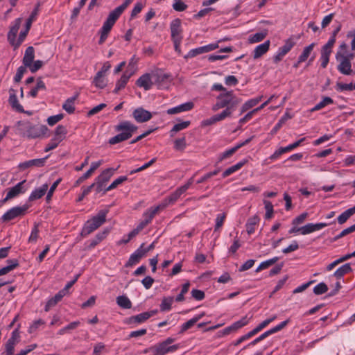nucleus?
I'll return each instance as SVG.
<instances>
[{"label": "nucleus", "instance_id": "obj_63", "mask_svg": "<svg viewBox=\"0 0 355 355\" xmlns=\"http://www.w3.org/2000/svg\"><path fill=\"white\" fill-rule=\"evenodd\" d=\"M26 67H25L24 65V66H21L19 67L17 70V73L14 77V80L15 83H19L24 76V74L26 72Z\"/></svg>", "mask_w": 355, "mask_h": 355}, {"label": "nucleus", "instance_id": "obj_3", "mask_svg": "<svg viewBox=\"0 0 355 355\" xmlns=\"http://www.w3.org/2000/svg\"><path fill=\"white\" fill-rule=\"evenodd\" d=\"M123 12L119 7H116L109 13L99 31L101 35L98 40V44H103L105 42L113 26Z\"/></svg>", "mask_w": 355, "mask_h": 355}, {"label": "nucleus", "instance_id": "obj_11", "mask_svg": "<svg viewBox=\"0 0 355 355\" xmlns=\"http://www.w3.org/2000/svg\"><path fill=\"white\" fill-rule=\"evenodd\" d=\"M170 29L172 40H175V39L182 40L181 36V20L180 19H175L171 22Z\"/></svg>", "mask_w": 355, "mask_h": 355}, {"label": "nucleus", "instance_id": "obj_50", "mask_svg": "<svg viewBox=\"0 0 355 355\" xmlns=\"http://www.w3.org/2000/svg\"><path fill=\"white\" fill-rule=\"evenodd\" d=\"M128 180L127 176H120L118 178H116L114 181L112 182V183L107 187L103 191V194H105L107 191H110L112 189H115L118 185L123 183V182L126 181Z\"/></svg>", "mask_w": 355, "mask_h": 355}, {"label": "nucleus", "instance_id": "obj_58", "mask_svg": "<svg viewBox=\"0 0 355 355\" xmlns=\"http://www.w3.org/2000/svg\"><path fill=\"white\" fill-rule=\"evenodd\" d=\"M190 283L188 282L182 285V288L180 294L175 298L177 302H182L184 300V295L187 293L189 289Z\"/></svg>", "mask_w": 355, "mask_h": 355}, {"label": "nucleus", "instance_id": "obj_28", "mask_svg": "<svg viewBox=\"0 0 355 355\" xmlns=\"http://www.w3.org/2000/svg\"><path fill=\"white\" fill-rule=\"evenodd\" d=\"M65 296L60 291L55 295L48 300L44 307L45 311H49L51 308L55 306L63 297Z\"/></svg>", "mask_w": 355, "mask_h": 355}, {"label": "nucleus", "instance_id": "obj_22", "mask_svg": "<svg viewBox=\"0 0 355 355\" xmlns=\"http://www.w3.org/2000/svg\"><path fill=\"white\" fill-rule=\"evenodd\" d=\"M270 43V40H267L256 46L253 51L254 59H258L265 54L269 50Z\"/></svg>", "mask_w": 355, "mask_h": 355}, {"label": "nucleus", "instance_id": "obj_45", "mask_svg": "<svg viewBox=\"0 0 355 355\" xmlns=\"http://www.w3.org/2000/svg\"><path fill=\"white\" fill-rule=\"evenodd\" d=\"M291 115L288 112H286L279 120L277 123L274 126L271 130V134L275 135L281 128L282 125L289 119H291Z\"/></svg>", "mask_w": 355, "mask_h": 355}, {"label": "nucleus", "instance_id": "obj_38", "mask_svg": "<svg viewBox=\"0 0 355 355\" xmlns=\"http://www.w3.org/2000/svg\"><path fill=\"white\" fill-rule=\"evenodd\" d=\"M41 89L45 90L46 85L44 81L42 80V78H39L37 80L36 86L29 92L28 95L33 98H35L37 95L38 91Z\"/></svg>", "mask_w": 355, "mask_h": 355}, {"label": "nucleus", "instance_id": "obj_15", "mask_svg": "<svg viewBox=\"0 0 355 355\" xmlns=\"http://www.w3.org/2000/svg\"><path fill=\"white\" fill-rule=\"evenodd\" d=\"M9 98H8V103L12 107V108L15 110H16L18 112H24V110L23 108V106L19 103L17 100V97L16 95V91L10 88L9 89Z\"/></svg>", "mask_w": 355, "mask_h": 355}, {"label": "nucleus", "instance_id": "obj_42", "mask_svg": "<svg viewBox=\"0 0 355 355\" xmlns=\"http://www.w3.org/2000/svg\"><path fill=\"white\" fill-rule=\"evenodd\" d=\"M333 103H334V100L331 97L324 96V97H323L322 100L320 103H317L311 110V111L315 112V111L320 110L322 109L323 107H324L325 106L330 105V104H333Z\"/></svg>", "mask_w": 355, "mask_h": 355}, {"label": "nucleus", "instance_id": "obj_8", "mask_svg": "<svg viewBox=\"0 0 355 355\" xmlns=\"http://www.w3.org/2000/svg\"><path fill=\"white\" fill-rule=\"evenodd\" d=\"M132 116L137 123H144L151 119L153 115L150 112L139 107L132 112Z\"/></svg>", "mask_w": 355, "mask_h": 355}, {"label": "nucleus", "instance_id": "obj_52", "mask_svg": "<svg viewBox=\"0 0 355 355\" xmlns=\"http://www.w3.org/2000/svg\"><path fill=\"white\" fill-rule=\"evenodd\" d=\"M263 204L265 205V209L266 211V214H265V218L267 220L270 219L272 217L273 212H274L273 205L271 203V202H270L267 200H263Z\"/></svg>", "mask_w": 355, "mask_h": 355}, {"label": "nucleus", "instance_id": "obj_59", "mask_svg": "<svg viewBox=\"0 0 355 355\" xmlns=\"http://www.w3.org/2000/svg\"><path fill=\"white\" fill-rule=\"evenodd\" d=\"M60 139H57L55 137H53L50 142L46 145V146L44 148L45 152H49L51 150L55 149L57 148L58 144L60 143Z\"/></svg>", "mask_w": 355, "mask_h": 355}, {"label": "nucleus", "instance_id": "obj_33", "mask_svg": "<svg viewBox=\"0 0 355 355\" xmlns=\"http://www.w3.org/2000/svg\"><path fill=\"white\" fill-rule=\"evenodd\" d=\"M355 214V205L345 210L337 218L339 224L345 223L353 214Z\"/></svg>", "mask_w": 355, "mask_h": 355}, {"label": "nucleus", "instance_id": "obj_55", "mask_svg": "<svg viewBox=\"0 0 355 355\" xmlns=\"http://www.w3.org/2000/svg\"><path fill=\"white\" fill-rule=\"evenodd\" d=\"M231 107H227L221 113L214 115V119L216 121H220L225 119L226 117L230 116L232 112Z\"/></svg>", "mask_w": 355, "mask_h": 355}, {"label": "nucleus", "instance_id": "obj_19", "mask_svg": "<svg viewBox=\"0 0 355 355\" xmlns=\"http://www.w3.org/2000/svg\"><path fill=\"white\" fill-rule=\"evenodd\" d=\"M136 84L139 87H143L145 90H149L153 85V82L149 73H145L140 76L136 82Z\"/></svg>", "mask_w": 355, "mask_h": 355}, {"label": "nucleus", "instance_id": "obj_48", "mask_svg": "<svg viewBox=\"0 0 355 355\" xmlns=\"http://www.w3.org/2000/svg\"><path fill=\"white\" fill-rule=\"evenodd\" d=\"M67 134V130L65 126L59 125L55 130V136L57 139H60V141L64 139Z\"/></svg>", "mask_w": 355, "mask_h": 355}, {"label": "nucleus", "instance_id": "obj_12", "mask_svg": "<svg viewBox=\"0 0 355 355\" xmlns=\"http://www.w3.org/2000/svg\"><path fill=\"white\" fill-rule=\"evenodd\" d=\"M49 157V155L46 156L44 158L40 159H34L28 161H26L24 162H21L19 164V168L21 170H25L30 167H42L44 166L46 163V159Z\"/></svg>", "mask_w": 355, "mask_h": 355}, {"label": "nucleus", "instance_id": "obj_62", "mask_svg": "<svg viewBox=\"0 0 355 355\" xmlns=\"http://www.w3.org/2000/svg\"><path fill=\"white\" fill-rule=\"evenodd\" d=\"M173 8L178 12H182L187 8V5L185 4L182 0H175L173 4Z\"/></svg>", "mask_w": 355, "mask_h": 355}, {"label": "nucleus", "instance_id": "obj_2", "mask_svg": "<svg viewBox=\"0 0 355 355\" xmlns=\"http://www.w3.org/2000/svg\"><path fill=\"white\" fill-rule=\"evenodd\" d=\"M137 129V126L132 123L130 121H123L114 127L115 131L120 132V133L110 138L108 142L110 145H114L126 141L132 137Z\"/></svg>", "mask_w": 355, "mask_h": 355}, {"label": "nucleus", "instance_id": "obj_61", "mask_svg": "<svg viewBox=\"0 0 355 355\" xmlns=\"http://www.w3.org/2000/svg\"><path fill=\"white\" fill-rule=\"evenodd\" d=\"M64 117L63 114H58L56 115L51 116L47 119V123L49 125L53 126L60 121H61Z\"/></svg>", "mask_w": 355, "mask_h": 355}, {"label": "nucleus", "instance_id": "obj_20", "mask_svg": "<svg viewBox=\"0 0 355 355\" xmlns=\"http://www.w3.org/2000/svg\"><path fill=\"white\" fill-rule=\"evenodd\" d=\"M132 74L133 72H128V70H126L120 79L116 82L114 93L117 94L121 89L124 88Z\"/></svg>", "mask_w": 355, "mask_h": 355}, {"label": "nucleus", "instance_id": "obj_25", "mask_svg": "<svg viewBox=\"0 0 355 355\" xmlns=\"http://www.w3.org/2000/svg\"><path fill=\"white\" fill-rule=\"evenodd\" d=\"M79 94L76 93L73 96L67 98L62 105V109L68 114H73L75 112V101L78 98Z\"/></svg>", "mask_w": 355, "mask_h": 355}, {"label": "nucleus", "instance_id": "obj_36", "mask_svg": "<svg viewBox=\"0 0 355 355\" xmlns=\"http://www.w3.org/2000/svg\"><path fill=\"white\" fill-rule=\"evenodd\" d=\"M190 123H191L190 121H182L181 123L175 124L173 125V127L172 128V129L169 132L170 137H173L178 132L189 127Z\"/></svg>", "mask_w": 355, "mask_h": 355}, {"label": "nucleus", "instance_id": "obj_37", "mask_svg": "<svg viewBox=\"0 0 355 355\" xmlns=\"http://www.w3.org/2000/svg\"><path fill=\"white\" fill-rule=\"evenodd\" d=\"M96 229H97L96 227H95L93 223H92V221L90 220H88L84 224V226H83V227L82 229V231L80 232V235L83 237H86L89 234H90L92 232L95 231Z\"/></svg>", "mask_w": 355, "mask_h": 355}, {"label": "nucleus", "instance_id": "obj_9", "mask_svg": "<svg viewBox=\"0 0 355 355\" xmlns=\"http://www.w3.org/2000/svg\"><path fill=\"white\" fill-rule=\"evenodd\" d=\"M153 78L159 88H166L172 80L171 74L164 73L162 71H157L153 74Z\"/></svg>", "mask_w": 355, "mask_h": 355}, {"label": "nucleus", "instance_id": "obj_54", "mask_svg": "<svg viewBox=\"0 0 355 355\" xmlns=\"http://www.w3.org/2000/svg\"><path fill=\"white\" fill-rule=\"evenodd\" d=\"M327 291H328V286L324 282H321V283L318 284L313 288V293H314V294H315L317 295L324 294L326 292H327Z\"/></svg>", "mask_w": 355, "mask_h": 355}, {"label": "nucleus", "instance_id": "obj_32", "mask_svg": "<svg viewBox=\"0 0 355 355\" xmlns=\"http://www.w3.org/2000/svg\"><path fill=\"white\" fill-rule=\"evenodd\" d=\"M295 45V42L293 41L292 37H289L285 41L284 44L279 48L278 51L285 56Z\"/></svg>", "mask_w": 355, "mask_h": 355}, {"label": "nucleus", "instance_id": "obj_5", "mask_svg": "<svg viewBox=\"0 0 355 355\" xmlns=\"http://www.w3.org/2000/svg\"><path fill=\"white\" fill-rule=\"evenodd\" d=\"M192 182L193 178L189 179L185 184L179 187L174 192L171 193L170 196L166 198L159 205L162 207V209H164L168 205L174 203L180 197V196L189 188Z\"/></svg>", "mask_w": 355, "mask_h": 355}, {"label": "nucleus", "instance_id": "obj_1", "mask_svg": "<svg viewBox=\"0 0 355 355\" xmlns=\"http://www.w3.org/2000/svg\"><path fill=\"white\" fill-rule=\"evenodd\" d=\"M16 125L20 133L29 139H36L44 136L49 131L45 125H33L29 121H18Z\"/></svg>", "mask_w": 355, "mask_h": 355}, {"label": "nucleus", "instance_id": "obj_57", "mask_svg": "<svg viewBox=\"0 0 355 355\" xmlns=\"http://www.w3.org/2000/svg\"><path fill=\"white\" fill-rule=\"evenodd\" d=\"M271 334H272L270 330L266 331V332H264L263 334L260 335L259 337H257L256 339L252 340L251 343H250L248 345L245 346L243 348V349H246L248 347H249L250 345H255L256 344H257L260 341L263 340V339H265L266 338H267L268 336H269Z\"/></svg>", "mask_w": 355, "mask_h": 355}, {"label": "nucleus", "instance_id": "obj_51", "mask_svg": "<svg viewBox=\"0 0 355 355\" xmlns=\"http://www.w3.org/2000/svg\"><path fill=\"white\" fill-rule=\"evenodd\" d=\"M331 52H329L324 50L321 49V55H320V61H321V67L325 69L329 62V57Z\"/></svg>", "mask_w": 355, "mask_h": 355}, {"label": "nucleus", "instance_id": "obj_47", "mask_svg": "<svg viewBox=\"0 0 355 355\" xmlns=\"http://www.w3.org/2000/svg\"><path fill=\"white\" fill-rule=\"evenodd\" d=\"M173 302V297H164L162 300V303L160 304V311H167L171 309V305Z\"/></svg>", "mask_w": 355, "mask_h": 355}, {"label": "nucleus", "instance_id": "obj_16", "mask_svg": "<svg viewBox=\"0 0 355 355\" xmlns=\"http://www.w3.org/2000/svg\"><path fill=\"white\" fill-rule=\"evenodd\" d=\"M26 182V180L19 182L15 186L12 187L9 191L7 193L6 197L3 200V201H6L9 199L13 198L18 196L19 193H23L25 192L26 189H24L23 184Z\"/></svg>", "mask_w": 355, "mask_h": 355}, {"label": "nucleus", "instance_id": "obj_17", "mask_svg": "<svg viewBox=\"0 0 355 355\" xmlns=\"http://www.w3.org/2000/svg\"><path fill=\"white\" fill-rule=\"evenodd\" d=\"M108 213V209H101L98 214L89 219L94 225L98 229L106 221V216Z\"/></svg>", "mask_w": 355, "mask_h": 355}, {"label": "nucleus", "instance_id": "obj_29", "mask_svg": "<svg viewBox=\"0 0 355 355\" xmlns=\"http://www.w3.org/2000/svg\"><path fill=\"white\" fill-rule=\"evenodd\" d=\"M352 271L351 263H347L339 267L334 273V276L337 279H341L345 275Z\"/></svg>", "mask_w": 355, "mask_h": 355}, {"label": "nucleus", "instance_id": "obj_56", "mask_svg": "<svg viewBox=\"0 0 355 355\" xmlns=\"http://www.w3.org/2000/svg\"><path fill=\"white\" fill-rule=\"evenodd\" d=\"M198 322V318H191L181 326L180 334H183L190 328H191Z\"/></svg>", "mask_w": 355, "mask_h": 355}, {"label": "nucleus", "instance_id": "obj_46", "mask_svg": "<svg viewBox=\"0 0 355 355\" xmlns=\"http://www.w3.org/2000/svg\"><path fill=\"white\" fill-rule=\"evenodd\" d=\"M94 83L95 86L100 89H103L107 85V81L101 76V72H97L94 78Z\"/></svg>", "mask_w": 355, "mask_h": 355}, {"label": "nucleus", "instance_id": "obj_18", "mask_svg": "<svg viewBox=\"0 0 355 355\" xmlns=\"http://www.w3.org/2000/svg\"><path fill=\"white\" fill-rule=\"evenodd\" d=\"M148 319L147 315L145 312L139 313L136 315H132L129 318H127L124 320L123 322L126 324H141L146 322Z\"/></svg>", "mask_w": 355, "mask_h": 355}, {"label": "nucleus", "instance_id": "obj_43", "mask_svg": "<svg viewBox=\"0 0 355 355\" xmlns=\"http://www.w3.org/2000/svg\"><path fill=\"white\" fill-rule=\"evenodd\" d=\"M259 221V218L257 216H254L253 217L250 218L248 220V222L245 225L246 231L248 234H251L254 232V226Z\"/></svg>", "mask_w": 355, "mask_h": 355}, {"label": "nucleus", "instance_id": "obj_30", "mask_svg": "<svg viewBox=\"0 0 355 355\" xmlns=\"http://www.w3.org/2000/svg\"><path fill=\"white\" fill-rule=\"evenodd\" d=\"M162 209V207L159 205L155 207H150L144 214V220L149 224L155 216Z\"/></svg>", "mask_w": 355, "mask_h": 355}, {"label": "nucleus", "instance_id": "obj_64", "mask_svg": "<svg viewBox=\"0 0 355 355\" xmlns=\"http://www.w3.org/2000/svg\"><path fill=\"white\" fill-rule=\"evenodd\" d=\"M336 88L338 91H351L354 89L353 84L349 83L345 84L343 83L338 82L336 85Z\"/></svg>", "mask_w": 355, "mask_h": 355}, {"label": "nucleus", "instance_id": "obj_27", "mask_svg": "<svg viewBox=\"0 0 355 355\" xmlns=\"http://www.w3.org/2000/svg\"><path fill=\"white\" fill-rule=\"evenodd\" d=\"M263 327L261 326V324L260 323L257 327H256L254 329H253L252 331H249L248 334L242 336L240 337L237 340H236L234 343H233V345L234 346H237L240 345L243 341L250 338L251 337L256 335L257 333H259L261 329H263Z\"/></svg>", "mask_w": 355, "mask_h": 355}, {"label": "nucleus", "instance_id": "obj_39", "mask_svg": "<svg viewBox=\"0 0 355 355\" xmlns=\"http://www.w3.org/2000/svg\"><path fill=\"white\" fill-rule=\"evenodd\" d=\"M117 304L122 309H128L132 307V302L125 295H120L116 297Z\"/></svg>", "mask_w": 355, "mask_h": 355}, {"label": "nucleus", "instance_id": "obj_24", "mask_svg": "<svg viewBox=\"0 0 355 355\" xmlns=\"http://www.w3.org/2000/svg\"><path fill=\"white\" fill-rule=\"evenodd\" d=\"M193 103L192 102H187L181 104L178 106L170 108L167 110V114H175L182 112L191 110L193 107Z\"/></svg>", "mask_w": 355, "mask_h": 355}, {"label": "nucleus", "instance_id": "obj_4", "mask_svg": "<svg viewBox=\"0 0 355 355\" xmlns=\"http://www.w3.org/2000/svg\"><path fill=\"white\" fill-rule=\"evenodd\" d=\"M241 102V99L234 96L233 91H228L220 94L217 97V102L213 110H216L219 108L231 107L234 110V107Z\"/></svg>", "mask_w": 355, "mask_h": 355}, {"label": "nucleus", "instance_id": "obj_41", "mask_svg": "<svg viewBox=\"0 0 355 355\" xmlns=\"http://www.w3.org/2000/svg\"><path fill=\"white\" fill-rule=\"evenodd\" d=\"M108 231L105 230L102 232H98L93 239L91 240L90 243L89 245V248H94L96 245H97L101 241H103L107 236Z\"/></svg>", "mask_w": 355, "mask_h": 355}, {"label": "nucleus", "instance_id": "obj_35", "mask_svg": "<svg viewBox=\"0 0 355 355\" xmlns=\"http://www.w3.org/2000/svg\"><path fill=\"white\" fill-rule=\"evenodd\" d=\"M247 162V161L245 159L243 160V161H241L239 162H238L237 164H236L234 166H232L230 167H229L228 168H227L222 174V177L223 178L230 175L231 174H232L233 173L236 172V171L239 170L243 166H244V164Z\"/></svg>", "mask_w": 355, "mask_h": 355}, {"label": "nucleus", "instance_id": "obj_34", "mask_svg": "<svg viewBox=\"0 0 355 355\" xmlns=\"http://www.w3.org/2000/svg\"><path fill=\"white\" fill-rule=\"evenodd\" d=\"M261 98H262V96H259L255 98H252V99H250L248 101H246L241 107L240 114H243V112H246L249 109L257 105L261 100Z\"/></svg>", "mask_w": 355, "mask_h": 355}, {"label": "nucleus", "instance_id": "obj_40", "mask_svg": "<svg viewBox=\"0 0 355 355\" xmlns=\"http://www.w3.org/2000/svg\"><path fill=\"white\" fill-rule=\"evenodd\" d=\"M31 19H28L26 23V28L24 31H21L19 33V37L17 39V46H20L21 43L25 40L26 37L27 36L28 31L31 26Z\"/></svg>", "mask_w": 355, "mask_h": 355}, {"label": "nucleus", "instance_id": "obj_21", "mask_svg": "<svg viewBox=\"0 0 355 355\" xmlns=\"http://www.w3.org/2000/svg\"><path fill=\"white\" fill-rule=\"evenodd\" d=\"M339 64L337 67L338 70L343 75H350L352 73V64L348 59L340 58Z\"/></svg>", "mask_w": 355, "mask_h": 355}, {"label": "nucleus", "instance_id": "obj_31", "mask_svg": "<svg viewBox=\"0 0 355 355\" xmlns=\"http://www.w3.org/2000/svg\"><path fill=\"white\" fill-rule=\"evenodd\" d=\"M114 171V169L112 168H106L96 178L95 181H100L101 182L105 184L112 176Z\"/></svg>", "mask_w": 355, "mask_h": 355}, {"label": "nucleus", "instance_id": "obj_49", "mask_svg": "<svg viewBox=\"0 0 355 355\" xmlns=\"http://www.w3.org/2000/svg\"><path fill=\"white\" fill-rule=\"evenodd\" d=\"M266 35H267L266 31H265L263 32L256 33L255 34L250 36L249 42L252 43V44L256 43V42H259L262 41L266 37Z\"/></svg>", "mask_w": 355, "mask_h": 355}, {"label": "nucleus", "instance_id": "obj_44", "mask_svg": "<svg viewBox=\"0 0 355 355\" xmlns=\"http://www.w3.org/2000/svg\"><path fill=\"white\" fill-rule=\"evenodd\" d=\"M315 46V43L313 42L310 44L309 46L304 47L302 53L299 56L300 62H305L308 58L310 56L311 52L313 51L314 47Z\"/></svg>", "mask_w": 355, "mask_h": 355}, {"label": "nucleus", "instance_id": "obj_23", "mask_svg": "<svg viewBox=\"0 0 355 355\" xmlns=\"http://www.w3.org/2000/svg\"><path fill=\"white\" fill-rule=\"evenodd\" d=\"M49 188L48 184H44L40 188L35 189L28 197L29 201H34L41 198L46 193Z\"/></svg>", "mask_w": 355, "mask_h": 355}, {"label": "nucleus", "instance_id": "obj_13", "mask_svg": "<svg viewBox=\"0 0 355 355\" xmlns=\"http://www.w3.org/2000/svg\"><path fill=\"white\" fill-rule=\"evenodd\" d=\"M144 246V243H142L140 247L130 255L128 261L125 263L126 267L132 266L139 263L140 259L146 255L145 252L143 251Z\"/></svg>", "mask_w": 355, "mask_h": 355}, {"label": "nucleus", "instance_id": "obj_7", "mask_svg": "<svg viewBox=\"0 0 355 355\" xmlns=\"http://www.w3.org/2000/svg\"><path fill=\"white\" fill-rule=\"evenodd\" d=\"M21 24V19L17 18L15 20L14 24L11 26L9 32L8 33V41L10 44L14 47V49H17L19 47V46H17V40L16 41V37L18 33V31L20 28Z\"/></svg>", "mask_w": 355, "mask_h": 355}, {"label": "nucleus", "instance_id": "obj_26", "mask_svg": "<svg viewBox=\"0 0 355 355\" xmlns=\"http://www.w3.org/2000/svg\"><path fill=\"white\" fill-rule=\"evenodd\" d=\"M35 58V49L33 46H28L26 51L22 60L23 64L25 67L31 66Z\"/></svg>", "mask_w": 355, "mask_h": 355}, {"label": "nucleus", "instance_id": "obj_14", "mask_svg": "<svg viewBox=\"0 0 355 355\" xmlns=\"http://www.w3.org/2000/svg\"><path fill=\"white\" fill-rule=\"evenodd\" d=\"M19 338V334L17 330H14L12 332L11 337L8 340L6 343V355H12L15 349L16 340Z\"/></svg>", "mask_w": 355, "mask_h": 355}, {"label": "nucleus", "instance_id": "obj_6", "mask_svg": "<svg viewBox=\"0 0 355 355\" xmlns=\"http://www.w3.org/2000/svg\"><path fill=\"white\" fill-rule=\"evenodd\" d=\"M28 205H24L21 207H15L7 211L3 216V221H9L18 216H24L28 209Z\"/></svg>", "mask_w": 355, "mask_h": 355}, {"label": "nucleus", "instance_id": "obj_60", "mask_svg": "<svg viewBox=\"0 0 355 355\" xmlns=\"http://www.w3.org/2000/svg\"><path fill=\"white\" fill-rule=\"evenodd\" d=\"M249 322V319L247 318V316L243 317L241 320L234 322L232 325L233 327V329L234 331L238 330L239 329L246 325Z\"/></svg>", "mask_w": 355, "mask_h": 355}, {"label": "nucleus", "instance_id": "obj_53", "mask_svg": "<svg viewBox=\"0 0 355 355\" xmlns=\"http://www.w3.org/2000/svg\"><path fill=\"white\" fill-rule=\"evenodd\" d=\"M187 146L184 137L177 139L174 141V148L178 151H183Z\"/></svg>", "mask_w": 355, "mask_h": 355}, {"label": "nucleus", "instance_id": "obj_10", "mask_svg": "<svg viewBox=\"0 0 355 355\" xmlns=\"http://www.w3.org/2000/svg\"><path fill=\"white\" fill-rule=\"evenodd\" d=\"M180 345L176 344L171 346H168L164 341L155 345L150 349L153 350L155 352H157L158 355H164L168 352H172L176 351L179 349Z\"/></svg>", "mask_w": 355, "mask_h": 355}]
</instances>
